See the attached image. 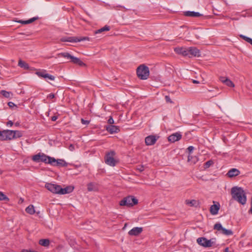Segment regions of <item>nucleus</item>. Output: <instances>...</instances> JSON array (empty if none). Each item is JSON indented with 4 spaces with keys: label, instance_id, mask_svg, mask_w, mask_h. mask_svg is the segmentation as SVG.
<instances>
[{
    "label": "nucleus",
    "instance_id": "9b49d317",
    "mask_svg": "<svg viewBox=\"0 0 252 252\" xmlns=\"http://www.w3.org/2000/svg\"><path fill=\"white\" fill-rule=\"evenodd\" d=\"M182 138V134L180 132L174 133L168 137V140L169 142L174 143L176 141H179Z\"/></svg>",
    "mask_w": 252,
    "mask_h": 252
},
{
    "label": "nucleus",
    "instance_id": "2eb2a0df",
    "mask_svg": "<svg viewBox=\"0 0 252 252\" xmlns=\"http://www.w3.org/2000/svg\"><path fill=\"white\" fill-rule=\"evenodd\" d=\"M188 51H189V57H190V55L194 57H199L200 56V51L199 50L196 48V47H191L188 49Z\"/></svg>",
    "mask_w": 252,
    "mask_h": 252
},
{
    "label": "nucleus",
    "instance_id": "6ab92c4d",
    "mask_svg": "<svg viewBox=\"0 0 252 252\" xmlns=\"http://www.w3.org/2000/svg\"><path fill=\"white\" fill-rule=\"evenodd\" d=\"M51 165L54 166L66 167L67 166L68 163L63 159H59L56 160L55 159V161L54 162H53V163H51Z\"/></svg>",
    "mask_w": 252,
    "mask_h": 252
},
{
    "label": "nucleus",
    "instance_id": "bb28decb",
    "mask_svg": "<svg viewBox=\"0 0 252 252\" xmlns=\"http://www.w3.org/2000/svg\"><path fill=\"white\" fill-rule=\"evenodd\" d=\"M39 244L44 247H48L50 244V241L47 239H40L39 241Z\"/></svg>",
    "mask_w": 252,
    "mask_h": 252
},
{
    "label": "nucleus",
    "instance_id": "cd10ccee",
    "mask_svg": "<svg viewBox=\"0 0 252 252\" xmlns=\"http://www.w3.org/2000/svg\"><path fill=\"white\" fill-rule=\"evenodd\" d=\"M18 65L22 68L24 69H28L29 68V66L27 63L26 62L20 60L18 62Z\"/></svg>",
    "mask_w": 252,
    "mask_h": 252
},
{
    "label": "nucleus",
    "instance_id": "37998d69",
    "mask_svg": "<svg viewBox=\"0 0 252 252\" xmlns=\"http://www.w3.org/2000/svg\"><path fill=\"white\" fill-rule=\"evenodd\" d=\"M194 149V147L193 146H189L188 148V150L189 152V153H191L192 151Z\"/></svg>",
    "mask_w": 252,
    "mask_h": 252
},
{
    "label": "nucleus",
    "instance_id": "f257e3e1",
    "mask_svg": "<svg viewBox=\"0 0 252 252\" xmlns=\"http://www.w3.org/2000/svg\"><path fill=\"white\" fill-rule=\"evenodd\" d=\"M231 194L232 198L242 205L246 203L247 198L244 190L237 187H233L231 189Z\"/></svg>",
    "mask_w": 252,
    "mask_h": 252
},
{
    "label": "nucleus",
    "instance_id": "a211bd4d",
    "mask_svg": "<svg viewBox=\"0 0 252 252\" xmlns=\"http://www.w3.org/2000/svg\"><path fill=\"white\" fill-rule=\"evenodd\" d=\"M106 129L111 134L118 133L120 131V128L118 126L112 125L107 126L106 127Z\"/></svg>",
    "mask_w": 252,
    "mask_h": 252
},
{
    "label": "nucleus",
    "instance_id": "3c124183",
    "mask_svg": "<svg viewBox=\"0 0 252 252\" xmlns=\"http://www.w3.org/2000/svg\"><path fill=\"white\" fill-rule=\"evenodd\" d=\"M32 250H23L21 252H32Z\"/></svg>",
    "mask_w": 252,
    "mask_h": 252
},
{
    "label": "nucleus",
    "instance_id": "6e6d98bb",
    "mask_svg": "<svg viewBox=\"0 0 252 252\" xmlns=\"http://www.w3.org/2000/svg\"><path fill=\"white\" fill-rule=\"evenodd\" d=\"M15 125L16 126H18L19 125V123H16L15 124Z\"/></svg>",
    "mask_w": 252,
    "mask_h": 252
},
{
    "label": "nucleus",
    "instance_id": "f8f14e48",
    "mask_svg": "<svg viewBox=\"0 0 252 252\" xmlns=\"http://www.w3.org/2000/svg\"><path fill=\"white\" fill-rule=\"evenodd\" d=\"M158 138V136L155 135H149L146 137L145 140V143L148 146L153 145L156 142Z\"/></svg>",
    "mask_w": 252,
    "mask_h": 252
},
{
    "label": "nucleus",
    "instance_id": "72a5a7b5",
    "mask_svg": "<svg viewBox=\"0 0 252 252\" xmlns=\"http://www.w3.org/2000/svg\"><path fill=\"white\" fill-rule=\"evenodd\" d=\"M240 36L242 38H243L244 40H245L246 41L249 43L250 44H251L252 45V38L248 37L245 35H240Z\"/></svg>",
    "mask_w": 252,
    "mask_h": 252
},
{
    "label": "nucleus",
    "instance_id": "ddd939ff",
    "mask_svg": "<svg viewBox=\"0 0 252 252\" xmlns=\"http://www.w3.org/2000/svg\"><path fill=\"white\" fill-rule=\"evenodd\" d=\"M55 161V158L47 156L44 154H41L40 162H44L45 163L51 164Z\"/></svg>",
    "mask_w": 252,
    "mask_h": 252
},
{
    "label": "nucleus",
    "instance_id": "864d4df0",
    "mask_svg": "<svg viewBox=\"0 0 252 252\" xmlns=\"http://www.w3.org/2000/svg\"><path fill=\"white\" fill-rule=\"evenodd\" d=\"M224 252H229L228 248H226L224 249Z\"/></svg>",
    "mask_w": 252,
    "mask_h": 252
},
{
    "label": "nucleus",
    "instance_id": "1a4fd4ad",
    "mask_svg": "<svg viewBox=\"0 0 252 252\" xmlns=\"http://www.w3.org/2000/svg\"><path fill=\"white\" fill-rule=\"evenodd\" d=\"M214 229L218 231H221L222 234L226 236L232 235L233 233L231 230L223 228L220 223H216L214 226Z\"/></svg>",
    "mask_w": 252,
    "mask_h": 252
},
{
    "label": "nucleus",
    "instance_id": "c85d7f7f",
    "mask_svg": "<svg viewBox=\"0 0 252 252\" xmlns=\"http://www.w3.org/2000/svg\"><path fill=\"white\" fill-rule=\"evenodd\" d=\"M110 29L109 26L106 25L104 27H103V28L96 31L95 32V33L97 34V33H101L104 31H109L110 30Z\"/></svg>",
    "mask_w": 252,
    "mask_h": 252
},
{
    "label": "nucleus",
    "instance_id": "f3484780",
    "mask_svg": "<svg viewBox=\"0 0 252 252\" xmlns=\"http://www.w3.org/2000/svg\"><path fill=\"white\" fill-rule=\"evenodd\" d=\"M220 81L225 85L230 87H234V84L228 78L224 77H220Z\"/></svg>",
    "mask_w": 252,
    "mask_h": 252
},
{
    "label": "nucleus",
    "instance_id": "c9c22d12",
    "mask_svg": "<svg viewBox=\"0 0 252 252\" xmlns=\"http://www.w3.org/2000/svg\"><path fill=\"white\" fill-rule=\"evenodd\" d=\"M0 200L9 201V198L3 192L0 191Z\"/></svg>",
    "mask_w": 252,
    "mask_h": 252
},
{
    "label": "nucleus",
    "instance_id": "09e8293b",
    "mask_svg": "<svg viewBox=\"0 0 252 252\" xmlns=\"http://www.w3.org/2000/svg\"><path fill=\"white\" fill-rule=\"evenodd\" d=\"M74 149V146L72 144H71L69 147V149L70 150V151H73Z\"/></svg>",
    "mask_w": 252,
    "mask_h": 252
},
{
    "label": "nucleus",
    "instance_id": "20e7f679",
    "mask_svg": "<svg viewBox=\"0 0 252 252\" xmlns=\"http://www.w3.org/2000/svg\"><path fill=\"white\" fill-rule=\"evenodd\" d=\"M216 239L215 238L208 240L205 237H199L196 240L198 244L204 248H209L214 246L216 244Z\"/></svg>",
    "mask_w": 252,
    "mask_h": 252
},
{
    "label": "nucleus",
    "instance_id": "49530a36",
    "mask_svg": "<svg viewBox=\"0 0 252 252\" xmlns=\"http://www.w3.org/2000/svg\"><path fill=\"white\" fill-rule=\"evenodd\" d=\"M165 99L167 102H169L170 103H172V101H171V99L170 98L169 96H165Z\"/></svg>",
    "mask_w": 252,
    "mask_h": 252
},
{
    "label": "nucleus",
    "instance_id": "2f4dec72",
    "mask_svg": "<svg viewBox=\"0 0 252 252\" xmlns=\"http://www.w3.org/2000/svg\"><path fill=\"white\" fill-rule=\"evenodd\" d=\"M41 154H38L34 155L32 158V159L35 162H40Z\"/></svg>",
    "mask_w": 252,
    "mask_h": 252
},
{
    "label": "nucleus",
    "instance_id": "f704fd0d",
    "mask_svg": "<svg viewBox=\"0 0 252 252\" xmlns=\"http://www.w3.org/2000/svg\"><path fill=\"white\" fill-rule=\"evenodd\" d=\"M213 164V161L212 160H209L205 163L204 165V168L207 169L210 167L211 165H212Z\"/></svg>",
    "mask_w": 252,
    "mask_h": 252
},
{
    "label": "nucleus",
    "instance_id": "4be33fe9",
    "mask_svg": "<svg viewBox=\"0 0 252 252\" xmlns=\"http://www.w3.org/2000/svg\"><path fill=\"white\" fill-rule=\"evenodd\" d=\"M220 208V205L219 203L217 204H214L210 207V212L213 215H216L218 213L219 210Z\"/></svg>",
    "mask_w": 252,
    "mask_h": 252
},
{
    "label": "nucleus",
    "instance_id": "4468645a",
    "mask_svg": "<svg viewBox=\"0 0 252 252\" xmlns=\"http://www.w3.org/2000/svg\"><path fill=\"white\" fill-rule=\"evenodd\" d=\"M143 231L142 227H135L128 231V234L130 236H138Z\"/></svg>",
    "mask_w": 252,
    "mask_h": 252
},
{
    "label": "nucleus",
    "instance_id": "7ed1b4c3",
    "mask_svg": "<svg viewBox=\"0 0 252 252\" xmlns=\"http://www.w3.org/2000/svg\"><path fill=\"white\" fill-rule=\"evenodd\" d=\"M136 73L138 77L141 80L148 79L149 74V69L148 67L144 64L139 65L136 70Z\"/></svg>",
    "mask_w": 252,
    "mask_h": 252
},
{
    "label": "nucleus",
    "instance_id": "4d7b16f0",
    "mask_svg": "<svg viewBox=\"0 0 252 252\" xmlns=\"http://www.w3.org/2000/svg\"><path fill=\"white\" fill-rule=\"evenodd\" d=\"M127 223H125L124 227H123V229H125L126 227Z\"/></svg>",
    "mask_w": 252,
    "mask_h": 252
},
{
    "label": "nucleus",
    "instance_id": "412c9836",
    "mask_svg": "<svg viewBox=\"0 0 252 252\" xmlns=\"http://www.w3.org/2000/svg\"><path fill=\"white\" fill-rule=\"evenodd\" d=\"M240 173L239 170L236 168H232L227 173V175L230 178H232L238 176Z\"/></svg>",
    "mask_w": 252,
    "mask_h": 252
},
{
    "label": "nucleus",
    "instance_id": "aec40b11",
    "mask_svg": "<svg viewBox=\"0 0 252 252\" xmlns=\"http://www.w3.org/2000/svg\"><path fill=\"white\" fill-rule=\"evenodd\" d=\"M74 189V187L72 186H67L66 188H62L61 187L60 189V194H65L71 192Z\"/></svg>",
    "mask_w": 252,
    "mask_h": 252
},
{
    "label": "nucleus",
    "instance_id": "39448f33",
    "mask_svg": "<svg viewBox=\"0 0 252 252\" xmlns=\"http://www.w3.org/2000/svg\"><path fill=\"white\" fill-rule=\"evenodd\" d=\"M138 203V200L132 196H128L125 197L119 202L120 206L131 207Z\"/></svg>",
    "mask_w": 252,
    "mask_h": 252
},
{
    "label": "nucleus",
    "instance_id": "5701e85b",
    "mask_svg": "<svg viewBox=\"0 0 252 252\" xmlns=\"http://www.w3.org/2000/svg\"><path fill=\"white\" fill-rule=\"evenodd\" d=\"M185 15L189 17H197L201 16V14L199 12L188 11L185 12Z\"/></svg>",
    "mask_w": 252,
    "mask_h": 252
},
{
    "label": "nucleus",
    "instance_id": "5fc2aeb1",
    "mask_svg": "<svg viewBox=\"0 0 252 252\" xmlns=\"http://www.w3.org/2000/svg\"><path fill=\"white\" fill-rule=\"evenodd\" d=\"M231 19H232V20H238V19H237V18H231Z\"/></svg>",
    "mask_w": 252,
    "mask_h": 252
},
{
    "label": "nucleus",
    "instance_id": "79ce46f5",
    "mask_svg": "<svg viewBox=\"0 0 252 252\" xmlns=\"http://www.w3.org/2000/svg\"><path fill=\"white\" fill-rule=\"evenodd\" d=\"M137 169L139 170L140 172H142L144 170V167L143 165H139L137 167Z\"/></svg>",
    "mask_w": 252,
    "mask_h": 252
},
{
    "label": "nucleus",
    "instance_id": "7c9ffc66",
    "mask_svg": "<svg viewBox=\"0 0 252 252\" xmlns=\"http://www.w3.org/2000/svg\"><path fill=\"white\" fill-rule=\"evenodd\" d=\"M13 139L19 138L22 136V133L20 131L18 130H12Z\"/></svg>",
    "mask_w": 252,
    "mask_h": 252
},
{
    "label": "nucleus",
    "instance_id": "423d86ee",
    "mask_svg": "<svg viewBox=\"0 0 252 252\" xmlns=\"http://www.w3.org/2000/svg\"><path fill=\"white\" fill-rule=\"evenodd\" d=\"M115 155V152L114 151H111L107 153L105 157V163L111 166H115L117 163L118 161L114 158Z\"/></svg>",
    "mask_w": 252,
    "mask_h": 252
},
{
    "label": "nucleus",
    "instance_id": "4c0bfd02",
    "mask_svg": "<svg viewBox=\"0 0 252 252\" xmlns=\"http://www.w3.org/2000/svg\"><path fill=\"white\" fill-rule=\"evenodd\" d=\"M47 73H45L44 72H36V74L39 76V77H43V78H46V77L45 76L47 75Z\"/></svg>",
    "mask_w": 252,
    "mask_h": 252
},
{
    "label": "nucleus",
    "instance_id": "e433bc0d",
    "mask_svg": "<svg viewBox=\"0 0 252 252\" xmlns=\"http://www.w3.org/2000/svg\"><path fill=\"white\" fill-rule=\"evenodd\" d=\"M186 202L187 204L191 206H193L195 205L196 201L194 200H186Z\"/></svg>",
    "mask_w": 252,
    "mask_h": 252
},
{
    "label": "nucleus",
    "instance_id": "ea45409f",
    "mask_svg": "<svg viewBox=\"0 0 252 252\" xmlns=\"http://www.w3.org/2000/svg\"><path fill=\"white\" fill-rule=\"evenodd\" d=\"M45 77L46 78H47L51 80H54L55 79V77L54 76L50 75L48 73L47 74V75L45 76Z\"/></svg>",
    "mask_w": 252,
    "mask_h": 252
},
{
    "label": "nucleus",
    "instance_id": "8fccbe9b",
    "mask_svg": "<svg viewBox=\"0 0 252 252\" xmlns=\"http://www.w3.org/2000/svg\"><path fill=\"white\" fill-rule=\"evenodd\" d=\"M57 119V117L56 116H54L52 117V118H51V120L53 121H55Z\"/></svg>",
    "mask_w": 252,
    "mask_h": 252
},
{
    "label": "nucleus",
    "instance_id": "0eeeda50",
    "mask_svg": "<svg viewBox=\"0 0 252 252\" xmlns=\"http://www.w3.org/2000/svg\"><path fill=\"white\" fill-rule=\"evenodd\" d=\"M13 131L11 130L0 131V140H11L13 139Z\"/></svg>",
    "mask_w": 252,
    "mask_h": 252
},
{
    "label": "nucleus",
    "instance_id": "9d476101",
    "mask_svg": "<svg viewBox=\"0 0 252 252\" xmlns=\"http://www.w3.org/2000/svg\"><path fill=\"white\" fill-rule=\"evenodd\" d=\"M61 186L58 185L46 183L45 184V188L50 191L53 193L59 194L60 189Z\"/></svg>",
    "mask_w": 252,
    "mask_h": 252
},
{
    "label": "nucleus",
    "instance_id": "c03bdc74",
    "mask_svg": "<svg viewBox=\"0 0 252 252\" xmlns=\"http://www.w3.org/2000/svg\"><path fill=\"white\" fill-rule=\"evenodd\" d=\"M55 97V94H50L47 96V98L50 99H53Z\"/></svg>",
    "mask_w": 252,
    "mask_h": 252
},
{
    "label": "nucleus",
    "instance_id": "c756f323",
    "mask_svg": "<svg viewBox=\"0 0 252 252\" xmlns=\"http://www.w3.org/2000/svg\"><path fill=\"white\" fill-rule=\"evenodd\" d=\"M0 94L5 97L10 98L12 95V93L10 92H7L5 90H2Z\"/></svg>",
    "mask_w": 252,
    "mask_h": 252
},
{
    "label": "nucleus",
    "instance_id": "de8ad7c7",
    "mask_svg": "<svg viewBox=\"0 0 252 252\" xmlns=\"http://www.w3.org/2000/svg\"><path fill=\"white\" fill-rule=\"evenodd\" d=\"M13 125V123L11 121H9L7 124L6 125L7 126H11Z\"/></svg>",
    "mask_w": 252,
    "mask_h": 252
},
{
    "label": "nucleus",
    "instance_id": "dca6fc26",
    "mask_svg": "<svg viewBox=\"0 0 252 252\" xmlns=\"http://www.w3.org/2000/svg\"><path fill=\"white\" fill-rule=\"evenodd\" d=\"M174 51L177 54L182 55L183 56H189V51H188V49L184 47H176L174 48Z\"/></svg>",
    "mask_w": 252,
    "mask_h": 252
},
{
    "label": "nucleus",
    "instance_id": "393cba45",
    "mask_svg": "<svg viewBox=\"0 0 252 252\" xmlns=\"http://www.w3.org/2000/svg\"><path fill=\"white\" fill-rule=\"evenodd\" d=\"M87 189L88 191H96L97 190V186L93 183H90L87 185Z\"/></svg>",
    "mask_w": 252,
    "mask_h": 252
},
{
    "label": "nucleus",
    "instance_id": "a878e982",
    "mask_svg": "<svg viewBox=\"0 0 252 252\" xmlns=\"http://www.w3.org/2000/svg\"><path fill=\"white\" fill-rule=\"evenodd\" d=\"M26 211L27 213L30 215H33L35 213L34 207L32 205H30L28 206L26 209Z\"/></svg>",
    "mask_w": 252,
    "mask_h": 252
},
{
    "label": "nucleus",
    "instance_id": "b1692460",
    "mask_svg": "<svg viewBox=\"0 0 252 252\" xmlns=\"http://www.w3.org/2000/svg\"><path fill=\"white\" fill-rule=\"evenodd\" d=\"M38 19V17H33L29 20H25V21L19 20V21H17V22L21 23L22 24H24V25L29 24H31L34 21H36Z\"/></svg>",
    "mask_w": 252,
    "mask_h": 252
},
{
    "label": "nucleus",
    "instance_id": "f03ea898",
    "mask_svg": "<svg viewBox=\"0 0 252 252\" xmlns=\"http://www.w3.org/2000/svg\"><path fill=\"white\" fill-rule=\"evenodd\" d=\"M57 56L59 57H63L67 59H69L70 62L73 63L77 64L80 66H86V65L80 59L71 55L69 53L64 52L59 53Z\"/></svg>",
    "mask_w": 252,
    "mask_h": 252
},
{
    "label": "nucleus",
    "instance_id": "473e14b6",
    "mask_svg": "<svg viewBox=\"0 0 252 252\" xmlns=\"http://www.w3.org/2000/svg\"><path fill=\"white\" fill-rule=\"evenodd\" d=\"M188 160V161H190L193 164H195L197 161V158L196 157H193L190 155H189Z\"/></svg>",
    "mask_w": 252,
    "mask_h": 252
},
{
    "label": "nucleus",
    "instance_id": "a19ab883",
    "mask_svg": "<svg viewBox=\"0 0 252 252\" xmlns=\"http://www.w3.org/2000/svg\"><path fill=\"white\" fill-rule=\"evenodd\" d=\"M108 123L110 124V125L113 124L114 123V121L112 118V117L110 116L108 120Z\"/></svg>",
    "mask_w": 252,
    "mask_h": 252
},
{
    "label": "nucleus",
    "instance_id": "58836bf2",
    "mask_svg": "<svg viewBox=\"0 0 252 252\" xmlns=\"http://www.w3.org/2000/svg\"><path fill=\"white\" fill-rule=\"evenodd\" d=\"M81 121L82 124H83V125H88L90 123V121H89L85 120L83 119H81Z\"/></svg>",
    "mask_w": 252,
    "mask_h": 252
},
{
    "label": "nucleus",
    "instance_id": "a18cd8bd",
    "mask_svg": "<svg viewBox=\"0 0 252 252\" xmlns=\"http://www.w3.org/2000/svg\"><path fill=\"white\" fill-rule=\"evenodd\" d=\"M8 105L9 106V107H11V108L13 107L14 106H15V104L12 102H9L8 103Z\"/></svg>",
    "mask_w": 252,
    "mask_h": 252
},
{
    "label": "nucleus",
    "instance_id": "603ef678",
    "mask_svg": "<svg viewBox=\"0 0 252 252\" xmlns=\"http://www.w3.org/2000/svg\"><path fill=\"white\" fill-rule=\"evenodd\" d=\"M192 82L194 84H198L199 82V81H197V80H193L192 81Z\"/></svg>",
    "mask_w": 252,
    "mask_h": 252
},
{
    "label": "nucleus",
    "instance_id": "6e6552de",
    "mask_svg": "<svg viewBox=\"0 0 252 252\" xmlns=\"http://www.w3.org/2000/svg\"><path fill=\"white\" fill-rule=\"evenodd\" d=\"M89 40V37H68L62 38L61 41L62 42H77L81 41Z\"/></svg>",
    "mask_w": 252,
    "mask_h": 252
}]
</instances>
